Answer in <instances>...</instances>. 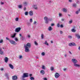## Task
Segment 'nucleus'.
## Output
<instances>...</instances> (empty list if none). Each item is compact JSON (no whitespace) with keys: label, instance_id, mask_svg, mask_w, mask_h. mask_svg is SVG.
<instances>
[{"label":"nucleus","instance_id":"f257e3e1","mask_svg":"<svg viewBox=\"0 0 80 80\" xmlns=\"http://www.w3.org/2000/svg\"><path fill=\"white\" fill-rule=\"evenodd\" d=\"M31 47V44L29 43H28L26 45H24V47L25 48V52H30L29 48H30Z\"/></svg>","mask_w":80,"mask_h":80},{"label":"nucleus","instance_id":"f03ea898","mask_svg":"<svg viewBox=\"0 0 80 80\" xmlns=\"http://www.w3.org/2000/svg\"><path fill=\"white\" fill-rule=\"evenodd\" d=\"M44 19L45 21V23L46 24H48V18L47 17H45L44 18Z\"/></svg>","mask_w":80,"mask_h":80},{"label":"nucleus","instance_id":"7ed1b4c3","mask_svg":"<svg viewBox=\"0 0 80 80\" xmlns=\"http://www.w3.org/2000/svg\"><path fill=\"white\" fill-rule=\"evenodd\" d=\"M21 30V28H20V27H18V28H16L15 29L14 31L15 32L18 33V32L20 31Z\"/></svg>","mask_w":80,"mask_h":80},{"label":"nucleus","instance_id":"20e7f679","mask_svg":"<svg viewBox=\"0 0 80 80\" xmlns=\"http://www.w3.org/2000/svg\"><path fill=\"white\" fill-rule=\"evenodd\" d=\"M28 77V73H24L22 76V78H25V77Z\"/></svg>","mask_w":80,"mask_h":80},{"label":"nucleus","instance_id":"39448f33","mask_svg":"<svg viewBox=\"0 0 80 80\" xmlns=\"http://www.w3.org/2000/svg\"><path fill=\"white\" fill-rule=\"evenodd\" d=\"M68 45L70 46V47H72V46H76V45L75 42H72L69 43Z\"/></svg>","mask_w":80,"mask_h":80},{"label":"nucleus","instance_id":"423d86ee","mask_svg":"<svg viewBox=\"0 0 80 80\" xmlns=\"http://www.w3.org/2000/svg\"><path fill=\"white\" fill-rule=\"evenodd\" d=\"M55 78H58V77H59V76H60V74H58V73L56 72L55 75Z\"/></svg>","mask_w":80,"mask_h":80},{"label":"nucleus","instance_id":"0eeeda50","mask_svg":"<svg viewBox=\"0 0 80 80\" xmlns=\"http://www.w3.org/2000/svg\"><path fill=\"white\" fill-rule=\"evenodd\" d=\"M18 78H17V76H14L12 77V79L13 80H17Z\"/></svg>","mask_w":80,"mask_h":80},{"label":"nucleus","instance_id":"6e6552de","mask_svg":"<svg viewBox=\"0 0 80 80\" xmlns=\"http://www.w3.org/2000/svg\"><path fill=\"white\" fill-rule=\"evenodd\" d=\"M9 42L12 45H15V42L13 40H9Z\"/></svg>","mask_w":80,"mask_h":80},{"label":"nucleus","instance_id":"1a4fd4ad","mask_svg":"<svg viewBox=\"0 0 80 80\" xmlns=\"http://www.w3.org/2000/svg\"><path fill=\"white\" fill-rule=\"evenodd\" d=\"M72 61L73 63H74H74H76L77 62V60L75 59H72Z\"/></svg>","mask_w":80,"mask_h":80},{"label":"nucleus","instance_id":"9d476101","mask_svg":"<svg viewBox=\"0 0 80 80\" xmlns=\"http://www.w3.org/2000/svg\"><path fill=\"white\" fill-rule=\"evenodd\" d=\"M8 61V58L7 57H6L4 58V61L6 63H7Z\"/></svg>","mask_w":80,"mask_h":80},{"label":"nucleus","instance_id":"9b49d317","mask_svg":"<svg viewBox=\"0 0 80 80\" xmlns=\"http://www.w3.org/2000/svg\"><path fill=\"white\" fill-rule=\"evenodd\" d=\"M33 11H31L29 12V14L30 16H33Z\"/></svg>","mask_w":80,"mask_h":80},{"label":"nucleus","instance_id":"f8f14e48","mask_svg":"<svg viewBox=\"0 0 80 80\" xmlns=\"http://www.w3.org/2000/svg\"><path fill=\"white\" fill-rule=\"evenodd\" d=\"M40 73L41 75H44L45 74V71L43 70H42L40 71Z\"/></svg>","mask_w":80,"mask_h":80},{"label":"nucleus","instance_id":"ddd939ff","mask_svg":"<svg viewBox=\"0 0 80 80\" xmlns=\"http://www.w3.org/2000/svg\"><path fill=\"white\" fill-rule=\"evenodd\" d=\"M9 66L11 69H13V65H12L11 64H9Z\"/></svg>","mask_w":80,"mask_h":80},{"label":"nucleus","instance_id":"4468645a","mask_svg":"<svg viewBox=\"0 0 80 80\" xmlns=\"http://www.w3.org/2000/svg\"><path fill=\"white\" fill-rule=\"evenodd\" d=\"M74 66H75V67H80V65H78L77 64H76V63H74Z\"/></svg>","mask_w":80,"mask_h":80},{"label":"nucleus","instance_id":"2eb2a0df","mask_svg":"<svg viewBox=\"0 0 80 80\" xmlns=\"http://www.w3.org/2000/svg\"><path fill=\"white\" fill-rule=\"evenodd\" d=\"M75 36L77 37L78 38V39H79V38H80V36L79 35V34H76L75 35Z\"/></svg>","mask_w":80,"mask_h":80},{"label":"nucleus","instance_id":"dca6fc26","mask_svg":"<svg viewBox=\"0 0 80 80\" xmlns=\"http://www.w3.org/2000/svg\"><path fill=\"white\" fill-rule=\"evenodd\" d=\"M48 30L49 31H51V30H52V27H51V26L49 27L48 28Z\"/></svg>","mask_w":80,"mask_h":80},{"label":"nucleus","instance_id":"f3484780","mask_svg":"<svg viewBox=\"0 0 80 80\" xmlns=\"http://www.w3.org/2000/svg\"><path fill=\"white\" fill-rule=\"evenodd\" d=\"M63 12H67V9L65 8L63 9Z\"/></svg>","mask_w":80,"mask_h":80},{"label":"nucleus","instance_id":"a211bd4d","mask_svg":"<svg viewBox=\"0 0 80 80\" xmlns=\"http://www.w3.org/2000/svg\"><path fill=\"white\" fill-rule=\"evenodd\" d=\"M50 70L51 71H53L54 70V68H53V67H51L50 68Z\"/></svg>","mask_w":80,"mask_h":80},{"label":"nucleus","instance_id":"6ab92c4d","mask_svg":"<svg viewBox=\"0 0 80 80\" xmlns=\"http://www.w3.org/2000/svg\"><path fill=\"white\" fill-rule=\"evenodd\" d=\"M45 45H47L48 46V43L47 42V41H46L45 42Z\"/></svg>","mask_w":80,"mask_h":80},{"label":"nucleus","instance_id":"aec40b11","mask_svg":"<svg viewBox=\"0 0 80 80\" xmlns=\"http://www.w3.org/2000/svg\"><path fill=\"white\" fill-rule=\"evenodd\" d=\"M16 33H15L14 34V35L11 36L12 38H14L15 37V35H16Z\"/></svg>","mask_w":80,"mask_h":80},{"label":"nucleus","instance_id":"412c9836","mask_svg":"<svg viewBox=\"0 0 80 80\" xmlns=\"http://www.w3.org/2000/svg\"><path fill=\"white\" fill-rule=\"evenodd\" d=\"M71 31L72 32H76V30H75L74 29H72Z\"/></svg>","mask_w":80,"mask_h":80},{"label":"nucleus","instance_id":"4be33fe9","mask_svg":"<svg viewBox=\"0 0 80 80\" xmlns=\"http://www.w3.org/2000/svg\"><path fill=\"white\" fill-rule=\"evenodd\" d=\"M30 79L31 80H34L35 79L34 78L31 77L30 78Z\"/></svg>","mask_w":80,"mask_h":80},{"label":"nucleus","instance_id":"5701e85b","mask_svg":"<svg viewBox=\"0 0 80 80\" xmlns=\"http://www.w3.org/2000/svg\"><path fill=\"white\" fill-rule=\"evenodd\" d=\"M34 43L35 45H38V43H37V42L36 41H35L34 42Z\"/></svg>","mask_w":80,"mask_h":80},{"label":"nucleus","instance_id":"b1692460","mask_svg":"<svg viewBox=\"0 0 80 80\" xmlns=\"http://www.w3.org/2000/svg\"><path fill=\"white\" fill-rule=\"evenodd\" d=\"M0 55H3V52L2 51H0Z\"/></svg>","mask_w":80,"mask_h":80},{"label":"nucleus","instance_id":"393cba45","mask_svg":"<svg viewBox=\"0 0 80 80\" xmlns=\"http://www.w3.org/2000/svg\"><path fill=\"white\" fill-rule=\"evenodd\" d=\"M44 37V35L43 34H41V38L42 39H43V37Z\"/></svg>","mask_w":80,"mask_h":80},{"label":"nucleus","instance_id":"a878e982","mask_svg":"<svg viewBox=\"0 0 80 80\" xmlns=\"http://www.w3.org/2000/svg\"><path fill=\"white\" fill-rule=\"evenodd\" d=\"M37 6V5H34L33 6V8H35L36 10H37V7H36Z\"/></svg>","mask_w":80,"mask_h":80},{"label":"nucleus","instance_id":"bb28decb","mask_svg":"<svg viewBox=\"0 0 80 80\" xmlns=\"http://www.w3.org/2000/svg\"><path fill=\"white\" fill-rule=\"evenodd\" d=\"M42 68L43 70H45V66H42Z\"/></svg>","mask_w":80,"mask_h":80},{"label":"nucleus","instance_id":"cd10ccee","mask_svg":"<svg viewBox=\"0 0 80 80\" xmlns=\"http://www.w3.org/2000/svg\"><path fill=\"white\" fill-rule=\"evenodd\" d=\"M28 12H25L24 14H25V15H28Z\"/></svg>","mask_w":80,"mask_h":80},{"label":"nucleus","instance_id":"c85d7f7f","mask_svg":"<svg viewBox=\"0 0 80 80\" xmlns=\"http://www.w3.org/2000/svg\"><path fill=\"white\" fill-rule=\"evenodd\" d=\"M18 7L19 8H21L22 7V6L19 5L18 6Z\"/></svg>","mask_w":80,"mask_h":80},{"label":"nucleus","instance_id":"c756f323","mask_svg":"<svg viewBox=\"0 0 80 80\" xmlns=\"http://www.w3.org/2000/svg\"><path fill=\"white\" fill-rule=\"evenodd\" d=\"M73 6L74 7H76L77 6V4H73Z\"/></svg>","mask_w":80,"mask_h":80},{"label":"nucleus","instance_id":"7c9ffc66","mask_svg":"<svg viewBox=\"0 0 80 80\" xmlns=\"http://www.w3.org/2000/svg\"><path fill=\"white\" fill-rule=\"evenodd\" d=\"M41 55L42 56H44V55H45V52H42L41 53Z\"/></svg>","mask_w":80,"mask_h":80},{"label":"nucleus","instance_id":"2f4dec72","mask_svg":"<svg viewBox=\"0 0 80 80\" xmlns=\"http://www.w3.org/2000/svg\"><path fill=\"white\" fill-rule=\"evenodd\" d=\"M23 4L24 5H27V2H24L23 3Z\"/></svg>","mask_w":80,"mask_h":80},{"label":"nucleus","instance_id":"473e14b6","mask_svg":"<svg viewBox=\"0 0 80 80\" xmlns=\"http://www.w3.org/2000/svg\"><path fill=\"white\" fill-rule=\"evenodd\" d=\"M57 27H58V28L60 27V24H59V23L57 24Z\"/></svg>","mask_w":80,"mask_h":80},{"label":"nucleus","instance_id":"72a5a7b5","mask_svg":"<svg viewBox=\"0 0 80 80\" xmlns=\"http://www.w3.org/2000/svg\"><path fill=\"white\" fill-rule=\"evenodd\" d=\"M59 17H62V14L61 13H59Z\"/></svg>","mask_w":80,"mask_h":80},{"label":"nucleus","instance_id":"f704fd0d","mask_svg":"<svg viewBox=\"0 0 80 80\" xmlns=\"http://www.w3.org/2000/svg\"><path fill=\"white\" fill-rule=\"evenodd\" d=\"M6 40H8L9 42V40H10V39H9L8 38L6 37Z\"/></svg>","mask_w":80,"mask_h":80},{"label":"nucleus","instance_id":"c9c22d12","mask_svg":"<svg viewBox=\"0 0 80 80\" xmlns=\"http://www.w3.org/2000/svg\"><path fill=\"white\" fill-rule=\"evenodd\" d=\"M72 36H68V38H72Z\"/></svg>","mask_w":80,"mask_h":80},{"label":"nucleus","instance_id":"e433bc0d","mask_svg":"<svg viewBox=\"0 0 80 80\" xmlns=\"http://www.w3.org/2000/svg\"><path fill=\"white\" fill-rule=\"evenodd\" d=\"M15 20L16 21H18V18H16Z\"/></svg>","mask_w":80,"mask_h":80},{"label":"nucleus","instance_id":"4c0bfd02","mask_svg":"<svg viewBox=\"0 0 80 80\" xmlns=\"http://www.w3.org/2000/svg\"><path fill=\"white\" fill-rule=\"evenodd\" d=\"M69 23L70 24L72 23V20H71L70 21H69Z\"/></svg>","mask_w":80,"mask_h":80},{"label":"nucleus","instance_id":"58836bf2","mask_svg":"<svg viewBox=\"0 0 80 80\" xmlns=\"http://www.w3.org/2000/svg\"><path fill=\"white\" fill-rule=\"evenodd\" d=\"M30 22H33V21L32 20V18H31L30 19Z\"/></svg>","mask_w":80,"mask_h":80},{"label":"nucleus","instance_id":"ea45409f","mask_svg":"<svg viewBox=\"0 0 80 80\" xmlns=\"http://www.w3.org/2000/svg\"><path fill=\"white\" fill-rule=\"evenodd\" d=\"M49 21L50 22L52 21V18L49 19Z\"/></svg>","mask_w":80,"mask_h":80},{"label":"nucleus","instance_id":"a19ab883","mask_svg":"<svg viewBox=\"0 0 80 80\" xmlns=\"http://www.w3.org/2000/svg\"><path fill=\"white\" fill-rule=\"evenodd\" d=\"M3 43V40L1 39V41H0V43Z\"/></svg>","mask_w":80,"mask_h":80},{"label":"nucleus","instance_id":"79ce46f5","mask_svg":"<svg viewBox=\"0 0 80 80\" xmlns=\"http://www.w3.org/2000/svg\"><path fill=\"white\" fill-rule=\"evenodd\" d=\"M19 58L20 59H21L22 58V56L20 55L19 56Z\"/></svg>","mask_w":80,"mask_h":80},{"label":"nucleus","instance_id":"37998d69","mask_svg":"<svg viewBox=\"0 0 80 80\" xmlns=\"http://www.w3.org/2000/svg\"><path fill=\"white\" fill-rule=\"evenodd\" d=\"M60 27L61 28H63V25L61 24L60 26Z\"/></svg>","mask_w":80,"mask_h":80},{"label":"nucleus","instance_id":"c03bdc74","mask_svg":"<svg viewBox=\"0 0 80 80\" xmlns=\"http://www.w3.org/2000/svg\"><path fill=\"white\" fill-rule=\"evenodd\" d=\"M15 41H16V42H17V41H18V39L17 38H15Z\"/></svg>","mask_w":80,"mask_h":80},{"label":"nucleus","instance_id":"a18cd8bd","mask_svg":"<svg viewBox=\"0 0 80 80\" xmlns=\"http://www.w3.org/2000/svg\"><path fill=\"white\" fill-rule=\"evenodd\" d=\"M60 32L61 34H62L63 33V32L62 31H60Z\"/></svg>","mask_w":80,"mask_h":80},{"label":"nucleus","instance_id":"49530a36","mask_svg":"<svg viewBox=\"0 0 80 80\" xmlns=\"http://www.w3.org/2000/svg\"><path fill=\"white\" fill-rule=\"evenodd\" d=\"M1 5H3V4H4V3L2 2H1Z\"/></svg>","mask_w":80,"mask_h":80},{"label":"nucleus","instance_id":"de8ad7c7","mask_svg":"<svg viewBox=\"0 0 80 80\" xmlns=\"http://www.w3.org/2000/svg\"><path fill=\"white\" fill-rule=\"evenodd\" d=\"M43 79L44 80H47V79L45 78H44Z\"/></svg>","mask_w":80,"mask_h":80},{"label":"nucleus","instance_id":"09e8293b","mask_svg":"<svg viewBox=\"0 0 80 80\" xmlns=\"http://www.w3.org/2000/svg\"><path fill=\"white\" fill-rule=\"evenodd\" d=\"M54 23H52L51 24V26H52H52H54Z\"/></svg>","mask_w":80,"mask_h":80},{"label":"nucleus","instance_id":"8fccbe9b","mask_svg":"<svg viewBox=\"0 0 80 80\" xmlns=\"http://www.w3.org/2000/svg\"><path fill=\"white\" fill-rule=\"evenodd\" d=\"M36 23H37V22H36V21H34V23H33V24H35Z\"/></svg>","mask_w":80,"mask_h":80},{"label":"nucleus","instance_id":"3c124183","mask_svg":"<svg viewBox=\"0 0 80 80\" xmlns=\"http://www.w3.org/2000/svg\"><path fill=\"white\" fill-rule=\"evenodd\" d=\"M0 70H1V71H3V68H1L0 69Z\"/></svg>","mask_w":80,"mask_h":80},{"label":"nucleus","instance_id":"603ef678","mask_svg":"<svg viewBox=\"0 0 80 80\" xmlns=\"http://www.w3.org/2000/svg\"><path fill=\"white\" fill-rule=\"evenodd\" d=\"M22 40H24V38H23V37L22 36Z\"/></svg>","mask_w":80,"mask_h":80},{"label":"nucleus","instance_id":"864d4df0","mask_svg":"<svg viewBox=\"0 0 80 80\" xmlns=\"http://www.w3.org/2000/svg\"><path fill=\"white\" fill-rule=\"evenodd\" d=\"M28 38H30V35H28Z\"/></svg>","mask_w":80,"mask_h":80},{"label":"nucleus","instance_id":"5fc2aeb1","mask_svg":"<svg viewBox=\"0 0 80 80\" xmlns=\"http://www.w3.org/2000/svg\"><path fill=\"white\" fill-rule=\"evenodd\" d=\"M67 70V69L66 68H64L63 69V70L64 71H65V70Z\"/></svg>","mask_w":80,"mask_h":80},{"label":"nucleus","instance_id":"6e6d98bb","mask_svg":"<svg viewBox=\"0 0 80 80\" xmlns=\"http://www.w3.org/2000/svg\"><path fill=\"white\" fill-rule=\"evenodd\" d=\"M1 51H2V48H0V52Z\"/></svg>","mask_w":80,"mask_h":80},{"label":"nucleus","instance_id":"4d7b16f0","mask_svg":"<svg viewBox=\"0 0 80 80\" xmlns=\"http://www.w3.org/2000/svg\"><path fill=\"white\" fill-rule=\"evenodd\" d=\"M19 37L22 36V34H19Z\"/></svg>","mask_w":80,"mask_h":80},{"label":"nucleus","instance_id":"13d9d810","mask_svg":"<svg viewBox=\"0 0 80 80\" xmlns=\"http://www.w3.org/2000/svg\"><path fill=\"white\" fill-rule=\"evenodd\" d=\"M72 0H69V2H72Z\"/></svg>","mask_w":80,"mask_h":80},{"label":"nucleus","instance_id":"bf43d9fd","mask_svg":"<svg viewBox=\"0 0 80 80\" xmlns=\"http://www.w3.org/2000/svg\"><path fill=\"white\" fill-rule=\"evenodd\" d=\"M61 21H64V19H61Z\"/></svg>","mask_w":80,"mask_h":80},{"label":"nucleus","instance_id":"052dcab7","mask_svg":"<svg viewBox=\"0 0 80 80\" xmlns=\"http://www.w3.org/2000/svg\"><path fill=\"white\" fill-rule=\"evenodd\" d=\"M78 49L79 50H80V47H79L78 48Z\"/></svg>","mask_w":80,"mask_h":80},{"label":"nucleus","instance_id":"680f3d73","mask_svg":"<svg viewBox=\"0 0 80 80\" xmlns=\"http://www.w3.org/2000/svg\"><path fill=\"white\" fill-rule=\"evenodd\" d=\"M51 43H53V41H51Z\"/></svg>","mask_w":80,"mask_h":80},{"label":"nucleus","instance_id":"e2e57ef3","mask_svg":"<svg viewBox=\"0 0 80 80\" xmlns=\"http://www.w3.org/2000/svg\"><path fill=\"white\" fill-rule=\"evenodd\" d=\"M5 76H8V74H6Z\"/></svg>","mask_w":80,"mask_h":80},{"label":"nucleus","instance_id":"0e129e2a","mask_svg":"<svg viewBox=\"0 0 80 80\" xmlns=\"http://www.w3.org/2000/svg\"><path fill=\"white\" fill-rule=\"evenodd\" d=\"M26 8H24V10H26Z\"/></svg>","mask_w":80,"mask_h":80},{"label":"nucleus","instance_id":"69168bd1","mask_svg":"<svg viewBox=\"0 0 80 80\" xmlns=\"http://www.w3.org/2000/svg\"><path fill=\"white\" fill-rule=\"evenodd\" d=\"M32 76V74H30V77H31V76Z\"/></svg>","mask_w":80,"mask_h":80},{"label":"nucleus","instance_id":"338daca9","mask_svg":"<svg viewBox=\"0 0 80 80\" xmlns=\"http://www.w3.org/2000/svg\"><path fill=\"white\" fill-rule=\"evenodd\" d=\"M69 53L70 54H72V52H70V51H69Z\"/></svg>","mask_w":80,"mask_h":80},{"label":"nucleus","instance_id":"774afa93","mask_svg":"<svg viewBox=\"0 0 80 80\" xmlns=\"http://www.w3.org/2000/svg\"><path fill=\"white\" fill-rule=\"evenodd\" d=\"M38 58V57H36V59H37Z\"/></svg>","mask_w":80,"mask_h":80}]
</instances>
